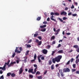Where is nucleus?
Returning <instances> with one entry per match:
<instances>
[{"label": "nucleus", "instance_id": "obj_1", "mask_svg": "<svg viewBox=\"0 0 79 79\" xmlns=\"http://www.w3.org/2000/svg\"><path fill=\"white\" fill-rule=\"evenodd\" d=\"M56 61L57 63L60 62V56L53 58L52 59V63H55V62Z\"/></svg>", "mask_w": 79, "mask_h": 79}, {"label": "nucleus", "instance_id": "obj_2", "mask_svg": "<svg viewBox=\"0 0 79 79\" xmlns=\"http://www.w3.org/2000/svg\"><path fill=\"white\" fill-rule=\"evenodd\" d=\"M10 60H8L7 63L6 62L3 67H0V69H1L3 71H5V70H6V64L8 65L9 64V63H10Z\"/></svg>", "mask_w": 79, "mask_h": 79}, {"label": "nucleus", "instance_id": "obj_3", "mask_svg": "<svg viewBox=\"0 0 79 79\" xmlns=\"http://www.w3.org/2000/svg\"><path fill=\"white\" fill-rule=\"evenodd\" d=\"M18 47H16V49L15 50V53L16 52L17 53H21V52H22V51H23V48L21 47H20L19 48L20 51L18 50Z\"/></svg>", "mask_w": 79, "mask_h": 79}, {"label": "nucleus", "instance_id": "obj_4", "mask_svg": "<svg viewBox=\"0 0 79 79\" xmlns=\"http://www.w3.org/2000/svg\"><path fill=\"white\" fill-rule=\"evenodd\" d=\"M63 72L64 73H69V72H70V69H69L68 68H64L63 69Z\"/></svg>", "mask_w": 79, "mask_h": 79}, {"label": "nucleus", "instance_id": "obj_5", "mask_svg": "<svg viewBox=\"0 0 79 79\" xmlns=\"http://www.w3.org/2000/svg\"><path fill=\"white\" fill-rule=\"evenodd\" d=\"M35 42L37 43L39 46L42 45V41H39V40L37 39H35Z\"/></svg>", "mask_w": 79, "mask_h": 79}, {"label": "nucleus", "instance_id": "obj_6", "mask_svg": "<svg viewBox=\"0 0 79 79\" xmlns=\"http://www.w3.org/2000/svg\"><path fill=\"white\" fill-rule=\"evenodd\" d=\"M42 56V55H40L39 56H38V60L39 63H42V61L40 60V58Z\"/></svg>", "mask_w": 79, "mask_h": 79}, {"label": "nucleus", "instance_id": "obj_7", "mask_svg": "<svg viewBox=\"0 0 79 79\" xmlns=\"http://www.w3.org/2000/svg\"><path fill=\"white\" fill-rule=\"evenodd\" d=\"M23 67H21L19 70V74H21L23 73Z\"/></svg>", "mask_w": 79, "mask_h": 79}, {"label": "nucleus", "instance_id": "obj_8", "mask_svg": "<svg viewBox=\"0 0 79 79\" xmlns=\"http://www.w3.org/2000/svg\"><path fill=\"white\" fill-rule=\"evenodd\" d=\"M60 15H64L65 16V15H67V13L65 11H62L60 13Z\"/></svg>", "mask_w": 79, "mask_h": 79}, {"label": "nucleus", "instance_id": "obj_9", "mask_svg": "<svg viewBox=\"0 0 79 79\" xmlns=\"http://www.w3.org/2000/svg\"><path fill=\"white\" fill-rule=\"evenodd\" d=\"M55 32H56L54 34H55L56 35H58V34H59V32H60V29H58L57 30H56Z\"/></svg>", "mask_w": 79, "mask_h": 79}, {"label": "nucleus", "instance_id": "obj_10", "mask_svg": "<svg viewBox=\"0 0 79 79\" xmlns=\"http://www.w3.org/2000/svg\"><path fill=\"white\" fill-rule=\"evenodd\" d=\"M43 53L44 54H47V50L46 49H44L43 50Z\"/></svg>", "mask_w": 79, "mask_h": 79}, {"label": "nucleus", "instance_id": "obj_11", "mask_svg": "<svg viewBox=\"0 0 79 79\" xmlns=\"http://www.w3.org/2000/svg\"><path fill=\"white\" fill-rule=\"evenodd\" d=\"M33 69H29L28 72V73H32V74H33V73H34V72H33Z\"/></svg>", "mask_w": 79, "mask_h": 79}, {"label": "nucleus", "instance_id": "obj_12", "mask_svg": "<svg viewBox=\"0 0 79 79\" xmlns=\"http://www.w3.org/2000/svg\"><path fill=\"white\" fill-rule=\"evenodd\" d=\"M53 18H54V16L52 15L51 17V19L52 21H55L56 20L55 19H53Z\"/></svg>", "mask_w": 79, "mask_h": 79}, {"label": "nucleus", "instance_id": "obj_13", "mask_svg": "<svg viewBox=\"0 0 79 79\" xmlns=\"http://www.w3.org/2000/svg\"><path fill=\"white\" fill-rule=\"evenodd\" d=\"M55 36L53 35L52 36L51 39V40H55Z\"/></svg>", "mask_w": 79, "mask_h": 79}, {"label": "nucleus", "instance_id": "obj_14", "mask_svg": "<svg viewBox=\"0 0 79 79\" xmlns=\"http://www.w3.org/2000/svg\"><path fill=\"white\" fill-rule=\"evenodd\" d=\"M46 26H47V25H44L43 26H40V27L41 28H44V27H45Z\"/></svg>", "mask_w": 79, "mask_h": 79}, {"label": "nucleus", "instance_id": "obj_15", "mask_svg": "<svg viewBox=\"0 0 79 79\" xmlns=\"http://www.w3.org/2000/svg\"><path fill=\"white\" fill-rule=\"evenodd\" d=\"M73 48H79V46L77 45H74L73 46Z\"/></svg>", "mask_w": 79, "mask_h": 79}, {"label": "nucleus", "instance_id": "obj_16", "mask_svg": "<svg viewBox=\"0 0 79 79\" xmlns=\"http://www.w3.org/2000/svg\"><path fill=\"white\" fill-rule=\"evenodd\" d=\"M24 58H25V59L24 60V62L26 63V62L27 61V56L25 57H24Z\"/></svg>", "mask_w": 79, "mask_h": 79}, {"label": "nucleus", "instance_id": "obj_17", "mask_svg": "<svg viewBox=\"0 0 79 79\" xmlns=\"http://www.w3.org/2000/svg\"><path fill=\"white\" fill-rule=\"evenodd\" d=\"M34 60H36V58H37V55H36V54L35 53L34 54Z\"/></svg>", "mask_w": 79, "mask_h": 79}, {"label": "nucleus", "instance_id": "obj_18", "mask_svg": "<svg viewBox=\"0 0 79 79\" xmlns=\"http://www.w3.org/2000/svg\"><path fill=\"white\" fill-rule=\"evenodd\" d=\"M45 31H46V28H44L42 29L41 30V31H42V32H45Z\"/></svg>", "mask_w": 79, "mask_h": 79}, {"label": "nucleus", "instance_id": "obj_19", "mask_svg": "<svg viewBox=\"0 0 79 79\" xmlns=\"http://www.w3.org/2000/svg\"><path fill=\"white\" fill-rule=\"evenodd\" d=\"M39 35L38 33H36L34 34V37H36Z\"/></svg>", "mask_w": 79, "mask_h": 79}, {"label": "nucleus", "instance_id": "obj_20", "mask_svg": "<svg viewBox=\"0 0 79 79\" xmlns=\"http://www.w3.org/2000/svg\"><path fill=\"white\" fill-rule=\"evenodd\" d=\"M15 55H16V53L14 52V53H13V54L12 55V57L14 58V57H15Z\"/></svg>", "mask_w": 79, "mask_h": 79}, {"label": "nucleus", "instance_id": "obj_21", "mask_svg": "<svg viewBox=\"0 0 79 79\" xmlns=\"http://www.w3.org/2000/svg\"><path fill=\"white\" fill-rule=\"evenodd\" d=\"M63 20H66V19H68V18L67 17H64L63 18Z\"/></svg>", "mask_w": 79, "mask_h": 79}, {"label": "nucleus", "instance_id": "obj_22", "mask_svg": "<svg viewBox=\"0 0 79 79\" xmlns=\"http://www.w3.org/2000/svg\"><path fill=\"white\" fill-rule=\"evenodd\" d=\"M33 76L32 75H29V77L31 78V79H32L33 78Z\"/></svg>", "mask_w": 79, "mask_h": 79}, {"label": "nucleus", "instance_id": "obj_23", "mask_svg": "<svg viewBox=\"0 0 79 79\" xmlns=\"http://www.w3.org/2000/svg\"><path fill=\"white\" fill-rule=\"evenodd\" d=\"M37 78L38 79H42V76H38L37 77Z\"/></svg>", "mask_w": 79, "mask_h": 79}, {"label": "nucleus", "instance_id": "obj_24", "mask_svg": "<svg viewBox=\"0 0 79 79\" xmlns=\"http://www.w3.org/2000/svg\"><path fill=\"white\" fill-rule=\"evenodd\" d=\"M60 75L61 77H63V76H64V75L63 74V72L60 73Z\"/></svg>", "mask_w": 79, "mask_h": 79}, {"label": "nucleus", "instance_id": "obj_25", "mask_svg": "<svg viewBox=\"0 0 79 79\" xmlns=\"http://www.w3.org/2000/svg\"><path fill=\"white\" fill-rule=\"evenodd\" d=\"M37 69V68H36L34 70V72H33V74H35V73H36V70Z\"/></svg>", "mask_w": 79, "mask_h": 79}, {"label": "nucleus", "instance_id": "obj_26", "mask_svg": "<svg viewBox=\"0 0 79 79\" xmlns=\"http://www.w3.org/2000/svg\"><path fill=\"white\" fill-rule=\"evenodd\" d=\"M11 76L12 77H15V76H16V74L15 73H12L11 74Z\"/></svg>", "mask_w": 79, "mask_h": 79}, {"label": "nucleus", "instance_id": "obj_27", "mask_svg": "<svg viewBox=\"0 0 79 79\" xmlns=\"http://www.w3.org/2000/svg\"><path fill=\"white\" fill-rule=\"evenodd\" d=\"M7 76H10V75H11V73H7Z\"/></svg>", "mask_w": 79, "mask_h": 79}, {"label": "nucleus", "instance_id": "obj_28", "mask_svg": "<svg viewBox=\"0 0 79 79\" xmlns=\"http://www.w3.org/2000/svg\"><path fill=\"white\" fill-rule=\"evenodd\" d=\"M51 69H54V64H53L51 66Z\"/></svg>", "mask_w": 79, "mask_h": 79}, {"label": "nucleus", "instance_id": "obj_29", "mask_svg": "<svg viewBox=\"0 0 79 79\" xmlns=\"http://www.w3.org/2000/svg\"><path fill=\"white\" fill-rule=\"evenodd\" d=\"M55 15H56V16H59L60 15V14L57 12L55 13Z\"/></svg>", "mask_w": 79, "mask_h": 79}, {"label": "nucleus", "instance_id": "obj_30", "mask_svg": "<svg viewBox=\"0 0 79 79\" xmlns=\"http://www.w3.org/2000/svg\"><path fill=\"white\" fill-rule=\"evenodd\" d=\"M37 74H40V72L39 71H37L36 72V75H37Z\"/></svg>", "mask_w": 79, "mask_h": 79}, {"label": "nucleus", "instance_id": "obj_31", "mask_svg": "<svg viewBox=\"0 0 79 79\" xmlns=\"http://www.w3.org/2000/svg\"><path fill=\"white\" fill-rule=\"evenodd\" d=\"M79 62V59H77L76 61V64H77L78 63V62Z\"/></svg>", "mask_w": 79, "mask_h": 79}, {"label": "nucleus", "instance_id": "obj_32", "mask_svg": "<svg viewBox=\"0 0 79 79\" xmlns=\"http://www.w3.org/2000/svg\"><path fill=\"white\" fill-rule=\"evenodd\" d=\"M52 64V61L51 60H49L48 62V64L49 65H51Z\"/></svg>", "mask_w": 79, "mask_h": 79}, {"label": "nucleus", "instance_id": "obj_33", "mask_svg": "<svg viewBox=\"0 0 79 79\" xmlns=\"http://www.w3.org/2000/svg\"><path fill=\"white\" fill-rule=\"evenodd\" d=\"M60 53H63V50H60Z\"/></svg>", "mask_w": 79, "mask_h": 79}, {"label": "nucleus", "instance_id": "obj_34", "mask_svg": "<svg viewBox=\"0 0 79 79\" xmlns=\"http://www.w3.org/2000/svg\"><path fill=\"white\" fill-rule=\"evenodd\" d=\"M0 79H4V77L3 75H2L0 77Z\"/></svg>", "mask_w": 79, "mask_h": 79}, {"label": "nucleus", "instance_id": "obj_35", "mask_svg": "<svg viewBox=\"0 0 79 79\" xmlns=\"http://www.w3.org/2000/svg\"><path fill=\"white\" fill-rule=\"evenodd\" d=\"M47 47V48H48V49H50V48L51 47V46H50V45H48Z\"/></svg>", "mask_w": 79, "mask_h": 79}, {"label": "nucleus", "instance_id": "obj_36", "mask_svg": "<svg viewBox=\"0 0 79 79\" xmlns=\"http://www.w3.org/2000/svg\"><path fill=\"white\" fill-rule=\"evenodd\" d=\"M27 48H29V47H31V46L30 45V44L27 45Z\"/></svg>", "mask_w": 79, "mask_h": 79}, {"label": "nucleus", "instance_id": "obj_37", "mask_svg": "<svg viewBox=\"0 0 79 79\" xmlns=\"http://www.w3.org/2000/svg\"><path fill=\"white\" fill-rule=\"evenodd\" d=\"M40 19H41V17H39L37 19L38 21H39V20H40Z\"/></svg>", "mask_w": 79, "mask_h": 79}, {"label": "nucleus", "instance_id": "obj_38", "mask_svg": "<svg viewBox=\"0 0 79 79\" xmlns=\"http://www.w3.org/2000/svg\"><path fill=\"white\" fill-rule=\"evenodd\" d=\"M70 63V60H69L66 63V64H67V65L68 64H69V63Z\"/></svg>", "mask_w": 79, "mask_h": 79}, {"label": "nucleus", "instance_id": "obj_39", "mask_svg": "<svg viewBox=\"0 0 79 79\" xmlns=\"http://www.w3.org/2000/svg\"><path fill=\"white\" fill-rule=\"evenodd\" d=\"M56 44V42H55V41H53L52 42V45H54V44Z\"/></svg>", "mask_w": 79, "mask_h": 79}, {"label": "nucleus", "instance_id": "obj_40", "mask_svg": "<svg viewBox=\"0 0 79 79\" xmlns=\"http://www.w3.org/2000/svg\"><path fill=\"white\" fill-rule=\"evenodd\" d=\"M73 68H76V64H74L73 65Z\"/></svg>", "mask_w": 79, "mask_h": 79}, {"label": "nucleus", "instance_id": "obj_41", "mask_svg": "<svg viewBox=\"0 0 79 79\" xmlns=\"http://www.w3.org/2000/svg\"><path fill=\"white\" fill-rule=\"evenodd\" d=\"M77 15V14H74L72 15V16H76Z\"/></svg>", "mask_w": 79, "mask_h": 79}, {"label": "nucleus", "instance_id": "obj_42", "mask_svg": "<svg viewBox=\"0 0 79 79\" xmlns=\"http://www.w3.org/2000/svg\"><path fill=\"white\" fill-rule=\"evenodd\" d=\"M43 23L44 24H47V22L44 21L43 22Z\"/></svg>", "mask_w": 79, "mask_h": 79}, {"label": "nucleus", "instance_id": "obj_43", "mask_svg": "<svg viewBox=\"0 0 79 79\" xmlns=\"http://www.w3.org/2000/svg\"><path fill=\"white\" fill-rule=\"evenodd\" d=\"M74 60V59L73 58H72L71 59V60H70V61L71 63H73V61Z\"/></svg>", "mask_w": 79, "mask_h": 79}, {"label": "nucleus", "instance_id": "obj_44", "mask_svg": "<svg viewBox=\"0 0 79 79\" xmlns=\"http://www.w3.org/2000/svg\"><path fill=\"white\" fill-rule=\"evenodd\" d=\"M51 15H55V13L53 12H52L51 14H50Z\"/></svg>", "mask_w": 79, "mask_h": 79}, {"label": "nucleus", "instance_id": "obj_45", "mask_svg": "<svg viewBox=\"0 0 79 79\" xmlns=\"http://www.w3.org/2000/svg\"><path fill=\"white\" fill-rule=\"evenodd\" d=\"M74 8V5L73 4L72 6L71 7V9H73V8Z\"/></svg>", "mask_w": 79, "mask_h": 79}, {"label": "nucleus", "instance_id": "obj_46", "mask_svg": "<svg viewBox=\"0 0 79 79\" xmlns=\"http://www.w3.org/2000/svg\"><path fill=\"white\" fill-rule=\"evenodd\" d=\"M45 59V57H44V56H43L42 57H41V59L42 60H44Z\"/></svg>", "mask_w": 79, "mask_h": 79}, {"label": "nucleus", "instance_id": "obj_47", "mask_svg": "<svg viewBox=\"0 0 79 79\" xmlns=\"http://www.w3.org/2000/svg\"><path fill=\"white\" fill-rule=\"evenodd\" d=\"M38 39H40V40H41L42 39V37H41V36H38Z\"/></svg>", "mask_w": 79, "mask_h": 79}, {"label": "nucleus", "instance_id": "obj_48", "mask_svg": "<svg viewBox=\"0 0 79 79\" xmlns=\"http://www.w3.org/2000/svg\"><path fill=\"white\" fill-rule=\"evenodd\" d=\"M33 66L35 67V68H37V65L36 64H34L33 65Z\"/></svg>", "mask_w": 79, "mask_h": 79}, {"label": "nucleus", "instance_id": "obj_49", "mask_svg": "<svg viewBox=\"0 0 79 79\" xmlns=\"http://www.w3.org/2000/svg\"><path fill=\"white\" fill-rule=\"evenodd\" d=\"M35 59L32 60H31V63H32L33 62H34V61H35Z\"/></svg>", "mask_w": 79, "mask_h": 79}, {"label": "nucleus", "instance_id": "obj_50", "mask_svg": "<svg viewBox=\"0 0 79 79\" xmlns=\"http://www.w3.org/2000/svg\"><path fill=\"white\" fill-rule=\"evenodd\" d=\"M76 71V69H72V72H74V71Z\"/></svg>", "mask_w": 79, "mask_h": 79}, {"label": "nucleus", "instance_id": "obj_51", "mask_svg": "<svg viewBox=\"0 0 79 79\" xmlns=\"http://www.w3.org/2000/svg\"><path fill=\"white\" fill-rule=\"evenodd\" d=\"M66 35H71V33H66Z\"/></svg>", "mask_w": 79, "mask_h": 79}, {"label": "nucleus", "instance_id": "obj_52", "mask_svg": "<svg viewBox=\"0 0 79 79\" xmlns=\"http://www.w3.org/2000/svg\"><path fill=\"white\" fill-rule=\"evenodd\" d=\"M72 14V13L71 12L69 13L68 14V16H70V15H71V14Z\"/></svg>", "mask_w": 79, "mask_h": 79}, {"label": "nucleus", "instance_id": "obj_53", "mask_svg": "<svg viewBox=\"0 0 79 79\" xmlns=\"http://www.w3.org/2000/svg\"><path fill=\"white\" fill-rule=\"evenodd\" d=\"M11 64H16V61H14L13 62H11Z\"/></svg>", "mask_w": 79, "mask_h": 79}, {"label": "nucleus", "instance_id": "obj_54", "mask_svg": "<svg viewBox=\"0 0 79 79\" xmlns=\"http://www.w3.org/2000/svg\"><path fill=\"white\" fill-rule=\"evenodd\" d=\"M76 51L78 52L79 53V48L77 49Z\"/></svg>", "mask_w": 79, "mask_h": 79}, {"label": "nucleus", "instance_id": "obj_55", "mask_svg": "<svg viewBox=\"0 0 79 79\" xmlns=\"http://www.w3.org/2000/svg\"><path fill=\"white\" fill-rule=\"evenodd\" d=\"M79 54L76 57V58L77 59H78V58H79Z\"/></svg>", "mask_w": 79, "mask_h": 79}, {"label": "nucleus", "instance_id": "obj_56", "mask_svg": "<svg viewBox=\"0 0 79 79\" xmlns=\"http://www.w3.org/2000/svg\"><path fill=\"white\" fill-rule=\"evenodd\" d=\"M62 58V56L60 55V60L61 59V58Z\"/></svg>", "mask_w": 79, "mask_h": 79}, {"label": "nucleus", "instance_id": "obj_57", "mask_svg": "<svg viewBox=\"0 0 79 79\" xmlns=\"http://www.w3.org/2000/svg\"><path fill=\"white\" fill-rule=\"evenodd\" d=\"M47 21H50V18L49 17H48L47 19Z\"/></svg>", "mask_w": 79, "mask_h": 79}, {"label": "nucleus", "instance_id": "obj_58", "mask_svg": "<svg viewBox=\"0 0 79 79\" xmlns=\"http://www.w3.org/2000/svg\"><path fill=\"white\" fill-rule=\"evenodd\" d=\"M68 10V7H66L65 8V10Z\"/></svg>", "mask_w": 79, "mask_h": 79}, {"label": "nucleus", "instance_id": "obj_59", "mask_svg": "<svg viewBox=\"0 0 79 79\" xmlns=\"http://www.w3.org/2000/svg\"><path fill=\"white\" fill-rule=\"evenodd\" d=\"M32 42V40H30L28 42V43H30Z\"/></svg>", "mask_w": 79, "mask_h": 79}, {"label": "nucleus", "instance_id": "obj_60", "mask_svg": "<svg viewBox=\"0 0 79 79\" xmlns=\"http://www.w3.org/2000/svg\"><path fill=\"white\" fill-rule=\"evenodd\" d=\"M60 21L61 22H63V20L61 19H60Z\"/></svg>", "mask_w": 79, "mask_h": 79}, {"label": "nucleus", "instance_id": "obj_61", "mask_svg": "<svg viewBox=\"0 0 79 79\" xmlns=\"http://www.w3.org/2000/svg\"><path fill=\"white\" fill-rule=\"evenodd\" d=\"M53 31L54 32H56V29L55 28H53Z\"/></svg>", "mask_w": 79, "mask_h": 79}, {"label": "nucleus", "instance_id": "obj_62", "mask_svg": "<svg viewBox=\"0 0 79 79\" xmlns=\"http://www.w3.org/2000/svg\"><path fill=\"white\" fill-rule=\"evenodd\" d=\"M16 61L17 62V63L18 64L19 63V60H16Z\"/></svg>", "mask_w": 79, "mask_h": 79}, {"label": "nucleus", "instance_id": "obj_63", "mask_svg": "<svg viewBox=\"0 0 79 79\" xmlns=\"http://www.w3.org/2000/svg\"><path fill=\"white\" fill-rule=\"evenodd\" d=\"M76 74H79V71H77L76 72Z\"/></svg>", "mask_w": 79, "mask_h": 79}, {"label": "nucleus", "instance_id": "obj_64", "mask_svg": "<svg viewBox=\"0 0 79 79\" xmlns=\"http://www.w3.org/2000/svg\"><path fill=\"white\" fill-rule=\"evenodd\" d=\"M47 71H46L44 73V74H47Z\"/></svg>", "mask_w": 79, "mask_h": 79}]
</instances>
